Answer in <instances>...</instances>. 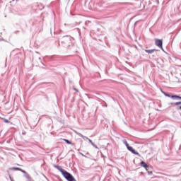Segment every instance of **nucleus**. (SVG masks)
Instances as JSON below:
<instances>
[{
	"mask_svg": "<svg viewBox=\"0 0 181 181\" xmlns=\"http://www.w3.org/2000/svg\"><path fill=\"white\" fill-rule=\"evenodd\" d=\"M123 144H124V145L127 148L129 146L128 141H127V140H125V139L123 140Z\"/></svg>",
	"mask_w": 181,
	"mask_h": 181,
	"instance_id": "obj_13",
	"label": "nucleus"
},
{
	"mask_svg": "<svg viewBox=\"0 0 181 181\" xmlns=\"http://www.w3.org/2000/svg\"><path fill=\"white\" fill-rule=\"evenodd\" d=\"M144 52H146V53H148V54H151V53H153V52H156V49H144Z\"/></svg>",
	"mask_w": 181,
	"mask_h": 181,
	"instance_id": "obj_9",
	"label": "nucleus"
},
{
	"mask_svg": "<svg viewBox=\"0 0 181 181\" xmlns=\"http://www.w3.org/2000/svg\"><path fill=\"white\" fill-rule=\"evenodd\" d=\"M63 141L67 144V145H71V142L69 141L68 139H64Z\"/></svg>",
	"mask_w": 181,
	"mask_h": 181,
	"instance_id": "obj_12",
	"label": "nucleus"
},
{
	"mask_svg": "<svg viewBox=\"0 0 181 181\" xmlns=\"http://www.w3.org/2000/svg\"><path fill=\"white\" fill-rule=\"evenodd\" d=\"M74 91H76V93H78V90H77V88H74Z\"/></svg>",
	"mask_w": 181,
	"mask_h": 181,
	"instance_id": "obj_19",
	"label": "nucleus"
},
{
	"mask_svg": "<svg viewBox=\"0 0 181 181\" xmlns=\"http://www.w3.org/2000/svg\"><path fill=\"white\" fill-rule=\"evenodd\" d=\"M32 8H33V9H34V11H37V10L42 11V9L45 8V6H43L42 4L37 2L34 4H33Z\"/></svg>",
	"mask_w": 181,
	"mask_h": 181,
	"instance_id": "obj_3",
	"label": "nucleus"
},
{
	"mask_svg": "<svg viewBox=\"0 0 181 181\" xmlns=\"http://www.w3.org/2000/svg\"><path fill=\"white\" fill-rule=\"evenodd\" d=\"M28 181H32V178H30V180H28Z\"/></svg>",
	"mask_w": 181,
	"mask_h": 181,
	"instance_id": "obj_25",
	"label": "nucleus"
},
{
	"mask_svg": "<svg viewBox=\"0 0 181 181\" xmlns=\"http://www.w3.org/2000/svg\"><path fill=\"white\" fill-rule=\"evenodd\" d=\"M3 121H4V122H5L6 124H9V122H11L9 120H8V119H5V118L3 119Z\"/></svg>",
	"mask_w": 181,
	"mask_h": 181,
	"instance_id": "obj_15",
	"label": "nucleus"
},
{
	"mask_svg": "<svg viewBox=\"0 0 181 181\" xmlns=\"http://www.w3.org/2000/svg\"><path fill=\"white\" fill-rule=\"evenodd\" d=\"M127 148L129 151V152H132V153H133L134 155L141 156V155H139V153L135 151V149H134V148H132V146H129Z\"/></svg>",
	"mask_w": 181,
	"mask_h": 181,
	"instance_id": "obj_5",
	"label": "nucleus"
},
{
	"mask_svg": "<svg viewBox=\"0 0 181 181\" xmlns=\"http://www.w3.org/2000/svg\"><path fill=\"white\" fill-rule=\"evenodd\" d=\"M9 177H10V179H12V177H11V175H9Z\"/></svg>",
	"mask_w": 181,
	"mask_h": 181,
	"instance_id": "obj_27",
	"label": "nucleus"
},
{
	"mask_svg": "<svg viewBox=\"0 0 181 181\" xmlns=\"http://www.w3.org/2000/svg\"><path fill=\"white\" fill-rule=\"evenodd\" d=\"M62 43H64V45L68 46V49H71V47H74V45L71 43V37H70V35L64 36Z\"/></svg>",
	"mask_w": 181,
	"mask_h": 181,
	"instance_id": "obj_2",
	"label": "nucleus"
},
{
	"mask_svg": "<svg viewBox=\"0 0 181 181\" xmlns=\"http://www.w3.org/2000/svg\"><path fill=\"white\" fill-rule=\"evenodd\" d=\"M91 145L93 148H95V149H98V146H97V145H95L93 142L91 144Z\"/></svg>",
	"mask_w": 181,
	"mask_h": 181,
	"instance_id": "obj_16",
	"label": "nucleus"
},
{
	"mask_svg": "<svg viewBox=\"0 0 181 181\" xmlns=\"http://www.w3.org/2000/svg\"><path fill=\"white\" fill-rule=\"evenodd\" d=\"M105 107H107V105H105Z\"/></svg>",
	"mask_w": 181,
	"mask_h": 181,
	"instance_id": "obj_28",
	"label": "nucleus"
},
{
	"mask_svg": "<svg viewBox=\"0 0 181 181\" xmlns=\"http://www.w3.org/2000/svg\"><path fill=\"white\" fill-rule=\"evenodd\" d=\"M148 175H152L153 172L152 171H148Z\"/></svg>",
	"mask_w": 181,
	"mask_h": 181,
	"instance_id": "obj_21",
	"label": "nucleus"
},
{
	"mask_svg": "<svg viewBox=\"0 0 181 181\" xmlns=\"http://www.w3.org/2000/svg\"><path fill=\"white\" fill-rule=\"evenodd\" d=\"M177 100H181V96L177 95Z\"/></svg>",
	"mask_w": 181,
	"mask_h": 181,
	"instance_id": "obj_20",
	"label": "nucleus"
},
{
	"mask_svg": "<svg viewBox=\"0 0 181 181\" xmlns=\"http://www.w3.org/2000/svg\"><path fill=\"white\" fill-rule=\"evenodd\" d=\"M10 170H19L20 172H23V170L22 168H19L18 167H13L9 168Z\"/></svg>",
	"mask_w": 181,
	"mask_h": 181,
	"instance_id": "obj_8",
	"label": "nucleus"
},
{
	"mask_svg": "<svg viewBox=\"0 0 181 181\" xmlns=\"http://www.w3.org/2000/svg\"><path fill=\"white\" fill-rule=\"evenodd\" d=\"M156 46H158L159 49H161L163 52H165V49H163V40H159V39H156Z\"/></svg>",
	"mask_w": 181,
	"mask_h": 181,
	"instance_id": "obj_4",
	"label": "nucleus"
},
{
	"mask_svg": "<svg viewBox=\"0 0 181 181\" xmlns=\"http://www.w3.org/2000/svg\"><path fill=\"white\" fill-rule=\"evenodd\" d=\"M22 173H23L25 178L28 179V180H30V176L28 175V173L26 171L23 170Z\"/></svg>",
	"mask_w": 181,
	"mask_h": 181,
	"instance_id": "obj_10",
	"label": "nucleus"
},
{
	"mask_svg": "<svg viewBox=\"0 0 181 181\" xmlns=\"http://www.w3.org/2000/svg\"><path fill=\"white\" fill-rule=\"evenodd\" d=\"M173 104H175L174 103H171L169 104V105H173Z\"/></svg>",
	"mask_w": 181,
	"mask_h": 181,
	"instance_id": "obj_22",
	"label": "nucleus"
},
{
	"mask_svg": "<svg viewBox=\"0 0 181 181\" xmlns=\"http://www.w3.org/2000/svg\"><path fill=\"white\" fill-rule=\"evenodd\" d=\"M54 168H55V169H57L58 170H59V172H61L62 176H64V177L67 180V181H77L76 180V178H74V177H73L70 173L66 171V170L63 169L61 166L57 165L56 164L53 165Z\"/></svg>",
	"mask_w": 181,
	"mask_h": 181,
	"instance_id": "obj_1",
	"label": "nucleus"
},
{
	"mask_svg": "<svg viewBox=\"0 0 181 181\" xmlns=\"http://www.w3.org/2000/svg\"><path fill=\"white\" fill-rule=\"evenodd\" d=\"M180 104H181V101H180V102H176V103H175V105H180Z\"/></svg>",
	"mask_w": 181,
	"mask_h": 181,
	"instance_id": "obj_17",
	"label": "nucleus"
},
{
	"mask_svg": "<svg viewBox=\"0 0 181 181\" xmlns=\"http://www.w3.org/2000/svg\"><path fill=\"white\" fill-rule=\"evenodd\" d=\"M162 93L164 94V95H165V97H169L170 98V94L166 93V92L161 90Z\"/></svg>",
	"mask_w": 181,
	"mask_h": 181,
	"instance_id": "obj_11",
	"label": "nucleus"
},
{
	"mask_svg": "<svg viewBox=\"0 0 181 181\" xmlns=\"http://www.w3.org/2000/svg\"><path fill=\"white\" fill-rule=\"evenodd\" d=\"M77 135H78V136H81V138H83V139H88V141L90 142V144H92L93 143V141L90 139H88V137L87 136H84V135H83L81 133H76Z\"/></svg>",
	"mask_w": 181,
	"mask_h": 181,
	"instance_id": "obj_6",
	"label": "nucleus"
},
{
	"mask_svg": "<svg viewBox=\"0 0 181 181\" xmlns=\"http://www.w3.org/2000/svg\"><path fill=\"white\" fill-rule=\"evenodd\" d=\"M179 110H181V105L180 106Z\"/></svg>",
	"mask_w": 181,
	"mask_h": 181,
	"instance_id": "obj_26",
	"label": "nucleus"
},
{
	"mask_svg": "<svg viewBox=\"0 0 181 181\" xmlns=\"http://www.w3.org/2000/svg\"><path fill=\"white\" fill-rule=\"evenodd\" d=\"M22 135H26V132L25 130L22 132Z\"/></svg>",
	"mask_w": 181,
	"mask_h": 181,
	"instance_id": "obj_18",
	"label": "nucleus"
},
{
	"mask_svg": "<svg viewBox=\"0 0 181 181\" xmlns=\"http://www.w3.org/2000/svg\"><path fill=\"white\" fill-rule=\"evenodd\" d=\"M140 165L141 168H145L146 170H148V168H149V165L146 163H145V161H141L140 163Z\"/></svg>",
	"mask_w": 181,
	"mask_h": 181,
	"instance_id": "obj_7",
	"label": "nucleus"
},
{
	"mask_svg": "<svg viewBox=\"0 0 181 181\" xmlns=\"http://www.w3.org/2000/svg\"><path fill=\"white\" fill-rule=\"evenodd\" d=\"M19 33L18 30L14 32V33Z\"/></svg>",
	"mask_w": 181,
	"mask_h": 181,
	"instance_id": "obj_23",
	"label": "nucleus"
},
{
	"mask_svg": "<svg viewBox=\"0 0 181 181\" xmlns=\"http://www.w3.org/2000/svg\"><path fill=\"white\" fill-rule=\"evenodd\" d=\"M170 98H173V100L176 98L177 100V95H170Z\"/></svg>",
	"mask_w": 181,
	"mask_h": 181,
	"instance_id": "obj_14",
	"label": "nucleus"
},
{
	"mask_svg": "<svg viewBox=\"0 0 181 181\" xmlns=\"http://www.w3.org/2000/svg\"><path fill=\"white\" fill-rule=\"evenodd\" d=\"M138 23V21H136L135 23H134V25H136Z\"/></svg>",
	"mask_w": 181,
	"mask_h": 181,
	"instance_id": "obj_24",
	"label": "nucleus"
}]
</instances>
